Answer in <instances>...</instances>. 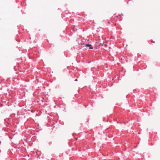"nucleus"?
I'll return each mask as SVG.
<instances>
[{"label":"nucleus","instance_id":"nucleus-1","mask_svg":"<svg viewBox=\"0 0 160 160\" xmlns=\"http://www.w3.org/2000/svg\"><path fill=\"white\" fill-rule=\"evenodd\" d=\"M84 47H85L86 48L88 47L89 49H93V47H92V45L91 44H84Z\"/></svg>","mask_w":160,"mask_h":160},{"label":"nucleus","instance_id":"nucleus-2","mask_svg":"<svg viewBox=\"0 0 160 160\" xmlns=\"http://www.w3.org/2000/svg\"><path fill=\"white\" fill-rule=\"evenodd\" d=\"M77 80H78L77 79H75V81H77Z\"/></svg>","mask_w":160,"mask_h":160},{"label":"nucleus","instance_id":"nucleus-3","mask_svg":"<svg viewBox=\"0 0 160 160\" xmlns=\"http://www.w3.org/2000/svg\"><path fill=\"white\" fill-rule=\"evenodd\" d=\"M152 42H153V43H154L155 42L154 41H151Z\"/></svg>","mask_w":160,"mask_h":160}]
</instances>
